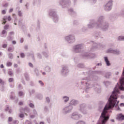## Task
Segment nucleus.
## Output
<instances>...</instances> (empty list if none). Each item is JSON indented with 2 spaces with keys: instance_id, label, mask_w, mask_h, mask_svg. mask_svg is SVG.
Returning <instances> with one entry per match:
<instances>
[{
  "instance_id": "f257e3e1",
  "label": "nucleus",
  "mask_w": 124,
  "mask_h": 124,
  "mask_svg": "<svg viewBox=\"0 0 124 124\" xmlns=\"http://www.w3.org/2000/svg\"><path fill=\"white\" fill-rule=\"evenodd\" d=\"M117 93H119L118 87L116 86L108 99V102L105 105L103 111H107L108 109H112L113 108H117V107L119 106L120 101H118V94Z\"/></svg>"
},
{
  "instance_id": "f03ea898",
  "label": "nucleus",
  "mask_w": 124,
  "mask_h": 124,
  "mask_svg": "<svg viewBox=\"0 0 124 124\" xmlns=\"http://www.w3.org/2000/svg\"><path fill=\"white\" fill-rule=\"evenodd\" d=\"M83 74L88 75V77L83 78L82 81H81V85H83L84 83L86 84V87L85 88V93H89V90L93 88V84L89 83L90 81H95L97 79V77L94 75L95 73H98V72L93 71L91 70H89L88 72H83Z\"/></svg>"
},
{
  "instance_id": "7ed1b4c3",
  "label": "nucleus",
  "mask_w": 124,
  "mask_h": 124,
  "mask_svg": "<svg viewBox=\"0 0 124 124\" xmlns=\"http://www.w3.org/2000/svg\"><path fill=\"white\" fill-rule=\"evenodd\" d=\"M109 119H110V115H107L104 111H102L97 124H106L109 121Z\"/></svg>"
},
{
  "instance_id": "20e7f679",
  "label": "nucleus",
  "mask_w": 124,
  "mask_h": 124,
  "mask_svg": "<svg viewBox=\"0 0 124 124\" xmlns=\"http://www.w3.org/2000/svg\"><path fill=\"white\" fill-rule=\"evenodd\" d=\"M48 15L52 17L54 23H58L59 22V16L57 14V10L55 9H50L48 11Z\"/></svg>"
},
{
  "instance_id": "39448f33",
  "label": "nucleus",
  "mask_w": 124,
  "mask_h": 124,
  "mask_svg": "<svg viewBox=\"0 0 124 124\" xmlns=\"http://www.w3.org/2000/svg\"><path fill=\"white\" fill-rule=\"evenodd\" d=\"M84 44H80L75 45L73 46V52L75 54H77L78 53H81L82 49H84Z\"/></svg>"
},
{
  "instance_id": "423d86ee",
  "label": "nucleus",
  "mask_w": 124,
  "mask_h": 124,
  "mask_svg": "<svg viewBox=\"0 0 124 124\" xmlns=\"http://www.w3.org/2000/svg\"><path fill=\"white\" fill-rule=\"evenodd\" d=\"M59 4L62 7V8H67L69 6H70L71 2L70 0H60Z\"/></svg>"
},
{
  "instance_id": "0eeeda50",
  "label": "nucleus",
  "mask_w": 124,
  "mask_h": 124,
  "mask_svg": "<svg viewBox=\"0 0 124 124\" xmlns=\"http://www.w3.org/2000/svg\"><path fill=\"white\" fill-rule=\"evenodd\" d=\"M119 84H120V86H119V90L124 92V67L123 68L122 76L119 79Z\"/></svg>"
},
{
  "instance_id": "6e6552de",
  "label": "nucleus",
  "mask_w": 124,
  "mask_h": 124,
  "mask_svg": "<svg viewBox=\"0 0 124 124\" xmlns=\"http://www.w3.org/2000/svg\"><path fill=\"white\" fill-rule=\"evenodd\" d=\"M97 29H100L103 31H108V29H109V23L108 22L105 21L102 24L97 26Z\"/></svg>"
},
{
  "instance_id": "1a4fd4ad",
  "label": "nucleus",
  "mask_w": 124,
  "mask_h": 124,
  "mask_svg": "<svg viewBox=\"0 0 124 124\" xmlns=\"http://www.w3.org/2000/svg\"><path fill=\"white\" fill-rule=\"evenodd\" d=\"M65 40L69 43V44H72L75 42V36L73 34H70L66 37H65Z\"/></svg>"
},
{
  "instance_id": "9d476101",
  "label": "nucleus",
  "mask_w": 124,
  "mask_h": 124,
  "mask_svg": "<svg viewBox=\"0 0 124 124\" xmlns=\"http://www.w3.org/2000/svg\"><path fill=\"white\" fill-rule=\"evenodd\" d=\"M113 2L114 1L113 0H109L104 6V9L105 11L108 12L112 10V7H113Z\"/></svg>"
},
{
  "instance_id": "9b49d317",
  "label": "nucleus",
  "mask_w": 124,
  "mask_h": 124,
  "mask_svg": "<svg viewBox=\"0 0 124 124\" xmlns=\"http://www.w3.org/2000/svg\"><path fill=\"white\" fill-rule=\"evenodd\" d=\"M78 111H79L80 113H82L84 115L87 114V105H86L85 103L79 104Z\"/></svg>"
},
{
  "instance_id": "f8f14e48",
  "label": "nucleus",
  "mask_w": 124,
  "mask_h": 124,
  "mask_svg": "<svg viewBox=\"0 0 124 124\" xmlns=\"http://www.w3.org/2000/svg\"><path fill=\"white\" fill-rule=\"evenodd\" d=\"M73 109V107L71 105L65 107L63 108L62 110V113L63 115H67V114H69L71 112V110Z\"/></svg>"
},
{
  "instance_id": "ddd939ff",
  "label": "nucleus",
  "mask_w": 124,
  "mask_h": 124,
  "mask_svg": "<svg viewBox=\"0 0 124 124\" xmlns=\"http://www.w3.org/2000/svg\"><path fill=\"white\" fill-rule=\"evenodd\" d=\"M91 42H93V46L90 49V51H91V52H94V51H95V50H96L97 49H98V48H100V47L102 46V45H101V44H100L99 43H96L93 41H91Z\"/></svg>"
},
{
  "instance_id": "4468645a",
  "label": "nucleus",
  "mask_w": 124,
  "mask_h": 124,
  "mask_svg": "<svg viewBox=\"0 0 124 124\" xmlns=\"http://www.w3.org/2000/svg\"><path fill=\"white\" fill-rule=\"evenodd\" d=\"M81 56L83 59L86 58L88 59H94L95 58V54L94 53H90L89 52H85Z\"/></svg>"
},
{
  "instance_id": "2eb2a0df",
  "label": "nucleus",
  "mask_w": 124,
  "mask_h": 124,
  "mask_svg": "<svg viewBox=\"0 0 124 124\" xmlns=\"http://www.w3.org/2000/svg\"><path fill=\"white\" fill-rule=\"evenodd\" d=\"M105 22H106V21H105V16H98L97 17V22H96L97 27L103 24Z\"/></svg>"
},
{
  "instance_id": "dca6fc26",
  "label": "nucleus",
  "mask_w": 124,
  "mask_h": 124,
  "mask_svg": "<svg viewBox=\"0 0 124 124\" xmlns=\"http://www.w3.org/2000/svg\"><path fill=\"white\" fill-rule=\"evenodd\" d=\"M80 118H82V115L79 114L78 112H74L71 115L72 120H79Z\"/></svg>"
},
{
  "instance_id": "f3484780",
  "label": "nucleus",
  "mask_w": 124,
  "mask_h": 124,
  "mask_svg": "<svg viewBox=\"0 0 124 124\" xmlns=\"http://www.w3.org/2000/svg\"><path fill=\"white\" fill-rule=\"evenodd\" d=\"M97 24L96 23V22L94 21V20H92L88 25L87 27L88 29H93L94 27L96 28V29H97Z\"/></svg>"
},
{
  "instance_id": "a211bd4d",
  "label": "nucleus",
  "mask_w": 124,
  "mask_h": 124,
  "mask_svg": "<svg viewBox=\"0 0 124 124\" xmlns=\"http://www.w3.org/2000/svg\"><path fill=\"white\" fill-rule=\"evenodd\" d=\"M68 72H69V70L67 66H65L62 67V73L63 75H67V74H68Z\"/></svg>"
},
{
  "instance_id": "6ab92c4d",
  "label": "nucleus",
  "mask_w": 124,
  "mask_h": 124,
  "mask_svg": "<svg viewBox=\"0 0 124 124\" xmlns=\"http://www.w3.org/2000/svg\"><path fill=\"white\" fill-rule=\"evenodd\" d=\"M94 90L97 93H101V87L100 86L98 85H96V86L95 85H93Z\"/></svg>"
},
{
  "instance_id": "aec40b11",
  "label": "nucleus",
  "mask_w": 124,
  "mask_h": 124,
  "mask_svg": "<svg viewBox=\"0 0 124 124\" xmlns=\"http://www.w3.org/2000/svg\"><path fill=\"white\" fill-rule=\"evenodd\" d=\"M70 105H73V106H76L78 104H79V101L75 99H72L70 101Z\"/></svg>"
},
{
  "instance_id": "412c9836",
  "label": "nucleus",
  "mask_w": 124,
  "mask_h": 124,
  "mask_svg": "<svg viewBox=\"0 0 124 124\" xmlns=\"http://www.w3.org/2000/svg\"><path fill=\"white\" fill-rule=\"evenodd\" d=\"M116 119L119 121H124V115L122 113L117 114Z\"/></svg>"
},
{
  "instance_id": "4be33fe9",
  "label": "nucleus",
  "mask_w": 124,
  "mask_h": 124,
  "mask_svg": "<svg viewBox=\"0 0 124 124\" xmlns=\"http://www.w3.org/2000/svg\"><path fill=\"white\" fill-rule=\"evenodd\" d=\"M68 13L72 17H75L76 16V12H74L73 9L70 8L68 9Z\"/></svg>"
},
{
  "instance_id": "5701e85b",
  "label": "nucleus",
  "mask_w": 124,
  "mask_h": 124,
  "mask_svg": "<svg viewBox=\"0 0 124 124\" xmlns=\"http://www.w3.org/2000/svg\"><path fill=\"white\" fill-rule=\"evenodd\" d=\"M104 59L105 60V62L106 63L107 66H110V65H111V63H110V61H109V59H108V57L105 56L104 57Z\"/></svg>"
},
{
  "instance_id": "b1692460",
  "label": "nucleus",
  "mask_w": 124,
  "mask_h": 124,
  "mask_svg": "<svg viewBox=\"0 0 124 124\" xmlns=\"http://www.w3.org/2000/svg\"><path fill=\"white\" fill-rule=\"evenodd\" d=\"M35 98L39 99V100H42L43 99V95L41 93H37L36 94Z\"/></svg>"
},
{
  "instance_id": "393cba45",
  "label": "nucleus",
  "mask_w": 124,
  "mask_h": 124,
  "mask_svg": "<svg viewBox=\"0 0 124 124\" xmlns=\"http://www.w3.org/2000/svg\"><path fill=\"white\" fill-rule=\"evenodd\" d=\"M93 35L94 37H95V39H98V38L100 37V32H97L96 31L93 33Z\"/></svg>"
},
{
  "instance_id": "a878e982",
  "label": "nucleus",
  "mask_w": 124,
  "mask_h": 124,
  "mask_svg": "<svg viewBox=\"0 0 124 124\" xmlns=\"http://www.w3.org/2000/svg\"><path fill=\"white\" fill-rule=\"evenodd\" d=\"M41 3V0H34L33 5H39Z\"/></svg>"
},
{
  "instance_id": "bb28decb",
  "label": "nucleus",
  "mask_w": 124,
  "mask_h": 124,
  "mask_svg": "<svg viewBox=\"0 0 124 124\" xmlns=\"http://www.w3.org/2000/svg\"><path fill=\"white\" fill-rule=\"evenodd\" d=\"M34 72L37 77H41V74L39 73V70H38V69L35 68L34 69Z\"/></svg>"
},
{
  "instance_id": "cd10ccee",
  "label": "nucleus",
  "mask_w": 124,
  "mask_h": 124,
  "mask_svg": "<svg viewBox=\"0 0 124 124\" xmlns=\"http://www.w3.org/2000/svg\"><path fill=\"white\" fill-rule=\"evenodd\" d=\"M45 71L46 72H48V73H49V72H51V67H50L48 65H46L45 67Z\"/></svg>"
},
{
  "instance_id": "c85d7f7f",
  "label": "nucleus",
  "mask_w": 124,
  "mask_h": 124,
  "mask_svg": "<svg viewBox=\"0 0 124 124\" xmlns=\"http://www.w3.org/2000/svg\"><path fill=\"white\" fill-rule=\"evenodd\" d=\"M22 110L26 113H30V112H31V109L28 107H25L24 108H22Z\"/></svg>"
},
{
  "instance_id": "c756f323",
  "label": "nucleus",
  "mask_w": 124,
  "mask_h": 124,
  "mask_svg": "<svg viewBox=\"0 0 124 124\" xmlns=\"http://www.w3.org/2000/svg\"><path fill=\"white\" fill-rule=\"evenodd\" d=\"M62 99H63L64 102H65V103H66V102L69 101V97L67 96H63L62 97Z\"/></svg>"
},
{
  "instance_id": "7c9ffc66",
  "label": "nucleus",
  "mask_w": 124,
  "mask_h": 124,
  "mask_svg": "<svg viewBox=\"0 0 124 124\" xmlns=\"http://www.w3.org/2000/svg\"><path fill=\"white\" fill-rule=\"evenodd\" d=\"M6 20H7V16H4L2 19V25H5V24H6L7 22Z\"/></svg>"
},
{
  "instance_id": "2f4dec72",
  "label": "nucleus",
  "mask_w": 124,
  "mask_h": 124,
  "mask_svg": "<svg viewBox=\"0 0 124 124\" xmlns=\"http://www.w3.org/2000/svg\"><path fill=\"white\" fill-rule=\"evenodd\" d=\"M115 54V55H120L121 54V51L120 50L116 49H113V53Z\"/></svg>"
},
{
  "instance_id": "473e14b6",
  "label": "nucleus",
  "mask_w": 124,
  "mask_h": 124,
  "mask_svg": "<svg viewBox=\"0 0 124 124\" xmlns=\"http://www.w3.org/2000/svg\"><path fill=\"white\" fill-rule=\"evenodd\" d=\"M111 75H112V73H111V72H108V73H106V74L105 75V78H107V79H109V78H110V76H111Z\"/></svg>"
},
{
  "instance_id": "72a5a7b5",
  "label": "nucleus",
  "mask_w": 124,
  "mask_h": 124,
  "mask_svg": "<svg viewBox=\"0 0 124 124\" xmlns=\"http://www.w3.org/2000/svg\"><path fill=\"white\" fill-rule=\"evenodd\" d=\"M42 54L44 56H45V58H48L49 57V52H46L45 51L42 52Z\"/></svg>"
},
{
  "instance_id": "f704fd0d",
  "label": "nucleus",
  "mask_w": 124,
  "mask_h": 124,
  "mask_svg": "<svg viewBox=\"0 0 124 124\" xmlns=\"http://www.w3.org/2000/svg\"><path fill=\"white\" fill-rule=\"evenodd\" d=\"M104 84L106 87H108V86H110L111 85V82L108 81H104Z\"/></svg>"
},
{
  "instance_id": "c9c22d12",
  "label": "nucleus",
  "mask_w": 124,
  "mask_h": 124,
  "mask_svg": "<svg viewBox=\"0 0 124 124\" xmlns=\"http://www.w3.org/2000/svg\"><path fill=\"white\" fill-rule=\"evenodd\" d=\"M24 76L25 77V79L26 80V81H30V76L29 75V74H28V73H25L24 74Z\"/></svg>"
},
{
  "instance_id": "e433bc0d",
  "label": "nucleus",
  "mask_w": 124,
  "mask_h": 124,
  "mask_svg": "<svg viewBox=\"0 0 124 124\" xmlns=\"http://www.w3.org/2000/svg\"><path fill=\"white\" fill-rule=\"evenodd\" d=\"M119 41H124V36H119L118 38Z\"/></svg>"
},
{
  "instance_id": "4c0bfd02",
  "label": "nucleus",
  "mask_w": 124,
  "mask_h": 124,
  "mask_svg": "<svg viewBox=\"0 0 124 124\" xmlns=\"http://www.w3.org/2000/svg\"><path fill=\"white\" fill-rule=\"evenodd\" d=\"M114 52V49H112V48H108L107 51V53H111L113 54Z\"/></svg>"
},
{
  "instance_id": "58836bf2",
  "label": "nucleus",
  "mask_w": 124,
  "mask_h": 124,
  "mask_svg": "<svg viewBox=\"0 0 124 124\" xmlns=\"http://www.w3.org/2000/svg\"><path fill=\"white\" fill-rule=\"evenodd\" d=\"M23 18H20L19 19L18 21V26H22V24H23Z\"/></svg>"
},
{
  "instance_id": "ea45409f",
  "label": "nucleus",
  "mask_w": 124,
  "mask_h": 124,
  "mask_svg": "<svg viewBox=\"0 0 124 124\" xmlns=\"http://www.w3.org/2000/svg\"><path fill=\"white\" fill-rule=\"evenodd\" d=\"M109 19L111 20V21H115V19H116V17L114 16L113 15H110L109 16Z\"/></svg>"
},
{
  "instance_id": "a19ab883",
  "label": "nucleus",
  "mask_w": 124,
  "mask_h": 124,
  "mask_svg": "<svg viewBox=\"0 0 124 124\" xmlns=\"http://www.w3.org/2000/svg\"><path fill=\"white\" fill-rule=\"evenodd\" d=\"M81 31L82 32H86V31H88V28L87 27H83L81 29Z\"/></svg>"
},
{
  "instance_id": "79ce46f5",
  "label": "nucleus",
  "mask_w": 124,
  "mask_h": 124,
  "mask_svg": "<svg viewBox=\"0 0 124 124\" xmlns=\"http://www.w3.org/2000/svg\"><path fill=\"white\" fill-rule=\"evenodd\" d=\"M78 67L79 68H84V67H85V66L84 65V64L79 63L78 64Z\"/></svg>"
},
{
  "instance_id": "37998d69",
  "label": "nucleus",
  "mask_w": 124,
  "mask_h": 124,
  "mask_svg": "<svg viewBox=\"0 0 124 124\" xmlns=\"http://www.w3.org/2000/svg\"><path fill=\"white\" fill-rule=\"evenodd\" d=\"M44 111L45 112V113H47V112H49V108H48V107L45 106L44 108Z\"/></svg>"
},
{
  "instance_id": "c03bdc74",
  "label": "nucleus",
  "mask_w": 124,
  "mask_h": 124,
  "mask_svg": "<svg viewBox=\"0 0 124 124\" xmlns=\"http://www.w3.org/2000/svg\"><path fill=\"white\" fill-rule=\"evenodd\" d=\"M8 57L10 60H12L13 59V54L12 53H9L8 54Z\"/></svg>"
},
{
  "instance_id": "a18cd8bd",
  "label": "nucleus",
  "mask_w": 124,
  "mask_h": 124,
  "mask_svg": "<svg viewBox=\"0 0 124 124\" xmlns=\"http://www.w3.org/2000/svg\"><path fill=\"white\" fill-rule=\"evenodd\" d=\"M34 93H35V90L34 89H32L31 91H29L30 95L31 96Z\"/></svg>"
},
{
  "instance_id": "49530a36",
  "label": "nucleus",
  "mask_w": 124,
  "mask_h": 124,
  "mask_svg": "<svg viewBox=\"0 0 124 124\" xmlns=\"http://www.w3.org/2000/svg\"><path fill=\"white\" fill-rule=\"evenodd\" d=\"M120 15H121L122 16V17H124V8L121 10Z\"/></svg>"
},
{
  "instance_id": "de8ad7c7",
  "label": "nucleus",
  "mask_w": 124,
  "mask_h": 124,
  "mask_svg": "<svg viewBox=\"0 0 124 124\" xmlns=\"http://www.w3.org/2000/svg\"><path fill=\"white\" fill-rule=\"evenodd\" d=\"M37 58L38 59H39V60H41V59H42V55H41V54H40V53H37Z\"/></svg>"
},
{
  "instance_id": "09e8293b",
  "label": "nucleus",
  "mask_w": 124,
  "mask_h": 124,
  "mask_svg": "<svg viewBox=\"0 0 124 124\" xmlns=\"http://www.w3.org/2000/svg\"><path fill=\"white\" fill-rule=\"evenodd\" d=\"M74 26H78V25H79V22H78V21L77 20H74L73 23Z\"/></svg>"
},
{
  "instance_id": "8fccbe9b",
  "label": "nucleus",
  "mask_w": 124,
  "mask_h": 124,
  "mask_svg": "<svg viewBox=\"0 0 124 124\" xmlns=\"http://www.w3.org/2000/svg\"><path fill=\"white\" fill-rule=\"evenodd\" d=\"M76 124H86V123L83 121H78Z\"/></svg>"
},
{
  "instance_id": "3c124183",
  "label": "nucleus",
  "mask_w": 124,
  "mask_h": 124,
  "mask_svg": "<svg viewBox=\"0 0 124 124\" xmlns=\"http://www.w3.org/2000/svg\"><path fill=\"white\" fill-rule=\"evenodd\" d=\"M46 102L48 104L50 103L51 102V100H50V98L49 97H47L46 98Z\"/></svg>"
},
{
  "instance_id": "603ef678",
  "label": "nucleus",
  "mask_w": 124,
  "mask_h": 124,
  "mask_svg": "<svg viewBox=\"0 0 124 124\" xmlns=\"http://www.w3.org/2000/svg\"><path fill=\"white\" fill-rule=\"evenodd\" d=\"M0 84L1 85L2 87H3L4 85V81L2 80L1 78H0Z\"/></svg>"
},
{
  "instance_id": "864d4df0",
  "label": "nucleus",
  "mask_w": 124,
  "mask_h": 124,
  "mask_svg": "<svg viewBox=\"0 0 124 124\" xmlns=\"http://www.w3.org/2000/svg\"><path fill=\"white\" fill-rule=\"evenodd\" d=\"M20 57L22 58V59H24V58H25V53H23V52H21L20 53Z\"/></svg>"
},
{
  "instance_id": "5fc2aeb1",
  "label": "nucleus",
  "mask_w": 124,
  "mask_h": 124,
  "mask_svg": "<svg viewBox=\"0 0 124 124\" xmlns=\"http://www.w3.org/2000/svg\"><path fill=\"white\" fill-rule=\"evenodd\" d=\"M18 15L19 17H22L23 16V13L21 11H18Z\"/></svg>"
},
{
  "instance_id": "6e6d98bb",
  "label": "nucleus",
  "mask_w": 124,
  "mask_h": 124,
  "mask_svg": "<svg viewBox=\"0 0 124 124\" xmlns=\"http://www.w3.org/2000/svg\"><path fill=\"white\" fill-rule=\"evenodd\" d=\"M19 117L20 118V119H23V118L25 117V115H24V113H20Z\"/></svg>"
},
{
  "instance_id": "4d7b16f0",
  "label": "nucleus",
  "mask_w": 124,
  "mask_h": 124,
  "mask_svg": "<svg viewBox=\"0 0 124 124\" xmlns=\"http://www.w3.org/2000/svg\"><path fill=\"white\" fill-rule=\"evenodd\" d=\"M13 121V118L11 117H9L8 119V123H11Z\"/></svg>"
},
{
  "instance_id": "13d9d810",
  "label": "nucleus",
  "mask_w": 124,
  "mask_h": 124,
  "mask_svg": "<svg viewBox=\"0 0 124 124\" xmlns=\"http://www.w3.org/2000/svg\"><path fill=\"white\" fill-rule=\"evenodd\" d=\"M6 65L8 67H9V66H11L12 65V62H7Z\"/></svg>"
},
{
  "instance_id": "bf43d9fd",
  "label": "nucleus",
  "mask_w": 124,
  "mask_h": 124,
  "mask_svg": "<svg viewBox=\"0 0 124 124\" xmlns=\"http://www.w3.org/2000/svg\"><path fill=\"white\" fill-rule=\"evenodd\" d=\"M19 27H21V29L23 30V31L26 30V26L23 24L21 25V26H19Z\"/></svg>"
},
{
  "instance_id": "052dcab7",
  "label": "nucleus",
  "mask_w": 124,
  "mask_h": 124,
  "mask_svg": "<svg viewBox=\"0 0 124 124\" xmlns=\"http://www.w3.org/2000/svg\"><path fill=\"white\" fill-rule=\"evenodd\" d=\"M30 85L31 87H34L35 86V84H34V82L33 81H30Z\"/></svg>"
},
{
  "instance_id": "680f3d73",
  "label": "nucleus",
  "mask_w": 124,
  "mask_h": 124,
  "mask_svg": "<svg viewBox=\"0 0 124 124\" xmlns=\"http://www.w3.org/2000/svg\"><path fill=\"white\" fill-rule=\"evenodd\" d=\"M9 29V25L6 24L4 26V30H8Z\"/></svg>"
},
{
  "instance_id": "e2e57ef3",
  "label": "nucleus",
  "mask_w": 124,
  "mask_h": 124,
  "mask_svg": "<svg viewBox=\"0 0 124 124\" xmlns=\"http://www.w3.org/2000/svg\"><path fill=\"white\" fill-rule=\"evenodd\" d=\"M38 83L41 86H44V83H43L42 80H39Z\"/></svg>"
},
{
  "instance_id": "0e129e2a",
  "label": "nucleus",
  "mask_w": 124,
  "mask_h": 124,
  "mask_svg": "<svg viewBox=\"0 0 124 124\" xmlns=\"http://www.w3.org/2000/svg\"><path fill=\"white\" fill-rule=\"evenodd\" d=\"M33 114L35 116H37V111L35 109L33 110Z\"/></svg>"
},
{
  "instance_id": "69168bd1",
  "label": "nucleus",
  "mask_w": 124,
  "mask_h": 124,
  "mask_svg": "<svg viewBox=\"0 0 124 124\" xmlns=\"http://www.w3.org/2000/svg\"><path fill=\"white\" fill-rule=\"evenodd\" d=\"M29 105L30 107H31V108H34V105L32 103H31L30 104H29Z\"/></svg>"
},
{
  "instance_id": "338daca9",
  "label": "nucleus",
  "mask_w": 124,
  "mask_h": 124,
  "mask_svg": "<svg viewBox=\"0 0 124 124\" xmlns=\"http://www.w3.org/2000/svg\"><path fill=\"white\" fill-rule=\"evenodd\" d=\"M13 124H19V121H18V120H14L13 121Z\"/></svg>"
},
{
  "instance_id": "774afa93",
  "label": "nucleus",
  "mask_w": 124,
  "mask_h": 124,
  "mask_svg": "<svg viewBox=\"0 0 124 124\" xmlns=\"http://www.w3.org/2000/svg\"><path fill=\"white\" fill-rule=\"evenodd\" d=\"M26 123H27V124H32V122H31V121L28 120L26 121Z\"/></svg>"
}]
</instances>
